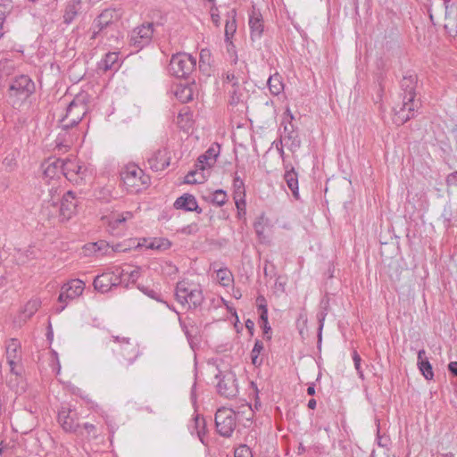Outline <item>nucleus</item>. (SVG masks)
<instances>
[{
	"label": "nucleus",
	"instance_id": "obj_1",
	"mask_svg": "<svg viewBox=\"0 0 457 457\" xmlns=\"http://www.w3.org/2000/svg\"><path fill=\"white\" fill-rule=\"evenodd\" d=\"M417 83V75L411 72H407L401 79L399 101L393 107L395 123L398 125L405 123L414 116V112L420 108V100L416 98Z\"/></svg>",
	"mask_w": 457,
	"mask_h": 457
},
{
	"label": "nucleus",
	"instance_id": "obj_2",
	"mask_svg": "<svg viewBox=\"0 0 457 457\" xmlns=\"http://www.w3.org/2000/svg\"><path fill=\"white\" fill-rule=\"evenodd\" d=\"M106 345L111 348L119 362L129 366L141 354L139 345L129 337L112 336Z\"/></svg>",
	"mask_w": 457,
	"mask_h": 457
},
{
	"label": "nucleus",
	"instance_id": "obj_3",
	"mask_svg": "<svg viewBox=\"0 0 457 457\" xmlns=\"http://www.w3.org/2000/svg\"><path fill=\"white\" fill-rule=\"evenodd\" d=\"M34 81L28 75L16 77L10 84L7 97L13 107H19L35 93Z\"/></svg>",
	"mask_w": 457,
	"mask_h": 457
},
{
	"label": "nucleus",
	"instance_id": "obj_4",
	"mask_svg": "<svg viewBox=\"0 0 457 457\" xmlns=\"http://www.w3.org/2000/svg\"><path fill=\"white\" fill-rule=\"evenodd\" d=\"M52 194V205L54 212H59V216L62 220H70L76 212L78 200L72 191H67L61 196L58 187H52L49 190Z\"/></svg>",
	"mask_w": 457,
	"mask_h": 457
},
{
	"label": "nucleus",
	"instance_id": "obj_5",
	"mask_svg": "<svg viewBox=\"0 0 457 457\" xmlns=\"http://www.w3.org/2000/svg\"><path fill=\"white\" fill-rule=\"evenodd\" d=\"M120 179L127 190L132 193L140 192L148 186L150 179L145 176L143 170L137 165H128L120 171Z\"/></svg>",
	"mask_w": 457,
	"mask_h": 457
},
{
	"label": "nucleus",
	"instance_id": "obj_6",
	"mask_svg": "<svg viewBox=\"0 0 457 457\" xmlns=\"http://www.w3.org/2000/svg\"><path fill=\"white\" fill-rule=\"evenodd\" d=\"M196 60L191 54L178 53L173 54L169 63V72L179 79H187L195 71Z\"/></svg>",
	"mask_w": 457,
	"mask_h": 457
},
{
	"label": "nucleus",
	"instance_id": "obj_7",
	"mask_svg": "<svg viewBox=\"0 0 457 457\" xmlns=\"http://www.w3.org/2000/svg\"><path fill=\"white\" fill-rule=\"evenodd\" d=\"M87 112V104L83 96H77L67 106L66 114L61 120L62 128L69 129L78 125Z\"/></svg>",
	"mask_w": 457,
	"mask_h": 457
},
{
	"label": "nucleus",
	"instance_id": "obj_8",
	"mask_svg": "<svg viewBox=\"0 0 457 457\" xmlns=\"http://www.w3.org/2000/svg\"><path fill=\"white\" fill-rule=\"evenodd\" d=\"M215 426L221 436L230 437L237 426L234 411L227 408L218 409L215 414Z\"/></svg>",
	"mask_w": 457,
	"mask_h": 457
},
{
	"label": "nucleus",
	"instance_id": "obj_9",
	"mask_svg": "<svg viewBox=\"0 0 457 457\" xmlns=\"http://www.w3.org/2000/svg\"><path fill=\"white\" fill-rule=\"evenodd\" d=\"M84 287L85 284L80 279H71L62 285L58 296V302L62 303V305L56 307V312H62L65 309L68 301L73 300L82 295Z\"/></svg>",
	"mask_w": 457,
	"mask_h": 457
},
{
	"label": "nucleus",
	"instance_id": "obj_10",
	"mask_svg": "<svg viewBox=\"0 0 457 457\" xmlns=\"http://www.w3.org/2000/svg\"><path fill=\"white\" fill-rule=\"evenodd\" d=\"M124 270L120 268H115L112 271L104 272L95 278L93 285L96 290L101 293H106L112 287H116L122 282Z\"/></svg>",
	"mask_w": 457,
	"mask_h": 457
},
{
	"label": "nucleus",
	"instance_id": "obj_11",
	"mask_svg": "<svg viewBox=\"0 0 457 457\" xmlns=\"http://www.w3.org/2000/svg\"><path fill=\"white\" fill-rule=\"evenodd\" d=\"M153 34L154 23H143L131 31L129 44L137 49H142L151 43Z\"/></svg>",
	"mask_w": 457,
	"mask_h": 457
},
{
	"label": "nucleus",
	"instance_id": "obj_12",
	"mask_svg": "<svg viewBox=\"0 0 457 457\" xmlns=\"http://www.w3.org/2000/svg\"><path fill=\"white\" fill-rule=\"evenodd\" d=\"M87 169L75 158L62 159V174L71 182L80 184L84 179Z\"/></svg>",
	"mask_w": 457,
	"mask_h": 457
},
{
	"label": "nucleus",
	"instance_id": "obj_13",
	"mask_svg": "<svg viewBox=\"0 0 457 457\" xmlns=\"http://www.w3.org/2000/svg\"><path fill=\"white\" fill-rule=\"evenodd\" d=\"M219 379L217 384L218 393L226 398L236 397L238 394L236 375L230 371L215 376Z\"/></svg>",
	"mask_w": 457,
	"mask_h": 457
},
{
	"label": "nucleus",
	"instance_id": "obj_14",
	"mask_svg": "<svg viewBox=\"0 0 457 457\" xmlns=\"http://www.w3.org/2000/svg\"><path fill=\"white\" fill-rule=\"evenodd\" d=\"M79 413L75 409L62 406L58 411V422L62 428L68 433H77L79 428Z\"/></svg>",
	"mask_w": 457,
	"mask_h": 457
},
{
	"label": "nucleus",
	"instance_id": "obj_15",
	"mask_svg": "<svg viewBox=\"0 0 457 457\" xmlns=\"http://www.w3.org/2000/svg\"><path fill=\"white\" fill-rule=\"evenodd\" d=\"M173 205L177 210H182L185 212H195L197 213H201L203 212L202 208L198 206L195 197L188 193L178 197Z\"/></svg>",
	"mask_w": 457,
	"mask_h": 457
},
{
	"label": "nucleus",
	"instance_id": "obj_16",
	"mask_svg": "<svg viewBox=\"0 0 457 457\" xmlns=\"http://www.w3.org/2000/svg\"><path fill=\"white\" fill-rule=\"evenodd\" d=\"M149 168L154 171L163 170L170 165V157L166 149H159L147 160Z\"/></svg>",
	"mask_w": 457,
	"mask_h": 457
},
{
	"label": "nucleus",
	"instance_id": "obj_17",
	"mask_svg": "<svg viewBox=\"0 0 457 457\" xmlns=\"http://www.w3.org/2000/svg\"><path fill=\"white\" fill-rule=\"evenodd\" d=\"M195 287V285L190 284L187 280H181L177 283L175 288V299L183 307L187 305V303L191 296V292H193Z\"/></svg>",
	"mask_w": 457,
	"mask_h": 457
},
{
	"label": "nucleus",
	"instance_id": "obj_18",
	"mask_svg": "<svg viewBox=\"0 0 457 457\" xmlns=\"http://www.w3.org/2000/svg\"><path fill=\"white\" fill-rule=\"evenodd\" d=\"M179 322L188 343L192 346L194 340L196 339L200 334V328L196 325L195 321L190 318L182 320L179 317Z\"/></svg>",
	"mask_w": 457,
	"mask_h": 457
},
{
	"label": "nucleus",
	"instance_id": "obj_19",
	"mask_svg": "<svg viewBox=\"0 0 457 457\" xmlns=\"http://www.w3.org/2000/svg\"><path fill=\"white\" fill-rule=\"evenodd\" d=\"M284 179L295 199L299 198L298 174L290 163H285Z\"/></svg>",
	"mask_w": 457,
	"mask_h": 457
},
{
	"label": "nucleus",
	"instance_id": "obj_20",
	"mask_svg": "<svg viewBox=\"0 0 457 457\" xmlns=\"http://www.w3.org/2000/svg\"><path fill=\"white\" fill-rule=\"evenodd\" d=\"M20 350L21 343L17 339L12 338L6 345V358L7 362L11 367V371L15 374H18L14 370V366L16 365V362L20 360Z\"/></svg>",
	"mask_w": 457,
	"mask_h": 457
},
{
	"label": "nucleus",
	"instance_id": "obj_21",
	"mask_svg": "<svg viewBox=\"0 0 457 457\" xmlns=\"http://www.w3.org/2000/svg\"><path fill=\"white\" fill-rule=\"evenodd\" d=\"M445 29L451 37H457V8L453 5L445 6Z\"/></svg>",
	"mask_w": 457,
	"mask_h": 457
},
{
	"label": "nucleus",
	"instance_id": "obj_22",
	"mask_svg": "<svg viewBox=\"0 0 457 457\" xmlns=\"http://www.w3.org/2000/svg\"><path fill=\"white\" fill-rule=\"evenodd\" d=\"M120 14L115 9L104 10L96 19L95 23L98 30H102L108 27L111 23L120 18Z\"/></svg>",
	"mask_w": 457,
	"mask_h": 457
},
{
	"label": "nucleus",
	"instance_id": "obj_23",
	"mask_svg": "<svg viewBox=\"0 0 457 457\" xmlns=\"http://www.w3.org/2000/svg\"><path fill=\"white\" fill-rule=\"evenodd\" d=\"M417 366L427 380H432L434 372L431 363L426 356V351L421 349L418 352Z\"/></svg>",
	"mask_w": 457,
	"mask_h": 457
},
{
	"label": "nucleus",
	"instance_id": "obj_24",
	"mask_svg": "<svg viewBox=\"0 0 457 457\" xmlns=\"http://www.w3.org/2000/svg\"><path fill=\"white\" fill-rule=\"evenodd\" d=\"M249 27L251 30V39H260L263 32V21L260 13L253 12L249 17Z\"/></svg>",
	"mask_w": 457,
	"mask_h": 457
},
{
	"label": "nucleus",
	"instance_id": "obj_25",
	"mask_svg": "<svg viewBox=\"0 0 457 457\" xmlns=\"http://www.w3.org/2000/svg\"><path fill=\"white\" fill-rule=\"evenodd\" d=\"M219 155V146L210 147L204 154L198 157V164L201 170H204L205 167H212L217 160Z\"/></svg>",
	"mask_w": 457,
	"mask_h": 457
},
{
	"label": "nucleus",
	"instance_id": "obj_26",
	"mask_svg": "<svg viewBox=\"0 0 457 457\" xmlns=\"http://www.w3.org/2000/svg\"><path fill=\"white\" fill-rule=\"evenodd\" d=\"M43 168H44L43 173H44L45 178L53 179L55 177H58L59 174H62V159L48 161L43 164Z\"/></svg>",
	"mask_w": 457,
	"mask_h": 457
},
{
	"label": "nucleus",
	"instance_id": "obj_27",
	"mask_svg": "<svg viewBox=\"0 0 457 457\" xmlns=\"http://www.w3.org/2000/svg\"><path fill=\"white\" fill-rule=\"evenodd\" d=\"M132 217L133 214L130 212H124L119 214H114L110 218L108 226L112 233H115L116 230L123 227L126 220L131 219Z\"/></svg>",
	"mask_w": 457,
	"mask_h": 457
},
{
	"label": "nucleus",
	"instance_id": "obj_28",
	"mask_svg": "<svg viewBox=\"0 0 457 457\" xmlns=\"http://www.w3.org/2000/svg\"><path fill=\"white\" fill-rule=\"evenodd\" d=\"M236 10H231L228 13V20L225 25V40L226 42H230L234 34L237 31V21H236Z\"/></svg>",
	"mask_w": 457,
	"mask_h": 457
},
{
	"label": "nucleus",
	"instance_id": "obj_29",
	"mask_svg": "<svg viewBox=\"0 0 457 457\" xmlns=\"http://www.w3.org/2000/svg\"><path fill=\"white\" fill-rule=\"evenodd\" d=\"M194 87H195V83L192 85H180L175 92L176 97L182 103L191 101L194 96Z\"/></svg>",
	"mask_w": 457,
	"mask_h": 457
},
{
	"label": "nucleus",
	"instance_id": "obj_30",
	"mask_svg": "<svg viewBox=\"0 0 457 457\" xmlns=\"http://www.w3.org/2000/svg\"><path fill=\"white\" fill-rule=\"evenodd\" d=\"M267 83L270 93L274 96L279 95L284 89L282 78L278 73L270 75Z\"/></svg>",
	"mask_w": 457,
	"mask_h": 457
},
{
	"label": "nucleus",
	"instance_id": "obj_31",
	"mask_svg": "<svg viewBox=\"0 0 457 457\" xmlns=\"http://www.w3.org/2000/svg\"><path fill=\"white\" fill-rule=\"evenodd\" d=\"M118 59L119 55L117 53H107L104 58L100 62L99 68L105 71L117 69Z\"/></svg>",
	"mask_w": 457,
	"mask_h": 457
},
{
	"label": "nucleus",
	"instance_id": "obj_32",
	"mask_svg": "<svg viewBox=\"0 0 457 457\" xmlns=\"http://www.w3.org/2000/svg\"><path fill=\"white\" fill-rule=\"evenodd\" d=\"M194 429L196 432V435L201 441V443L204 445H207L205 442L204 436L206 433V422L204 417H200L198 414L194 418Z\"/></svg>",
	"mask_w": 457,
	"mask_h": 457
},
{
	"label": "nucleus",
	"instance_id": "obj_33",
	"mask_svg": "<svg viewBox=\"0 0 457 457\" xmlns=\"http://www.w3.org/2000/svg\"><path fill=\"white\" fill-rule=\"evenodd\" d=\"M204 299L202 289L195 286L193 292H191V296L188 299L187 305L188 309H196L202 305Z\"/></svg>",
	"mask_w": 457,
	"mask_h": 457
},
{
	"label": "nucleus",
	"instance_id": "obj_34",
	"mask_svg": "<svg viewBox=\"0 0 457 457\" xmlns=\"http://www.w3.org/2000/svg\"><path fill=\"white\" fill-rule=\"evenodd\" d=\"M79 1L72 2L67 4L63 14V22L71 24L79 13Z\"/></svg>",
	"mask_w": 457,
	"mask_h": 457
},
{
	"label": "nucleus",
	"instance_id": "obj_35",
	"mask_svg": "<svg viewBox=\"0 0 457 457\" xmlns=\"http://www.w3.org/2000/svg\"><path fill=\"white\" fill-rule=\"evenodd\" d=\"M328 309H329V299L328 297H324L320 301V312L317 315L318 320H319V329H320L319 337L320 338L321 337V330L323 328L324 320L326 319V316L328 315Z\"/></svg>",
	"mask_w": 457,
	"mask_h": 457
},
{
	"label": "nucleus",
	"instance_id": "obj_36",
	"mask_svg": "<svg viewBox=\"0 0 457 457\" xmlns=\"http://www.w3.org/2000/svg\"><path fill=\"white\" fill-rule=\"evenodd\" d=\"M192 113L188 107H183L178 115V124L185 129L191 125Z\"/></svg>",
	"mask_w": 457,
	"mask_h": 457
},
{
	"label": "nucleus",
	"instance_id": "obj_37",
	"mask_svg": "<svg viewBox=\"0 0 457 457\" xmlns=\"http://www.w3.org/2000/svg\"><path fill=\"white\" fill-rule=\"evenodd\" d=\"M227 90L229 96V104L231 105H236L242 101L243 92L240 84L238 86L228 87Z\"/></svg>",
	"mask_w": 457,
	"mask_h": 457
},
{
	"label": "nucleus",
	"instance_id": "obj_38",
	"mask_svg": "<svg viewBox=\"0 0 457 457\" xmlns=\"http://www.w3.org/2000/svg\"><path fill=\"white\" fill-rule=\"evenodd\" d=\"M263 343L259 339L255 340L253 348L251 352V359L252 363L256 367L261 366L262 363V360L259 358V355L261 352L263 350Z\"/></svg>",
	"mask_w": 457,
	"mask_h": 457
},
{
	"label": "nucleus",
	"instance_id": "obj_39",
	"mask_svg": "<svg viewBox=\"0 0 457 457\" xmlns=\"http://www.w3.org/2000/svg\"><path fill=\"white\" fill-rule=\"evenodd\" d=\"M216 278L220 285L228 287L232 280V274L228 269H220L216 272Z\"/></svg>",
	"mask_w": 457,
	"mask_h": 457
},
{
	"label": "nucleus",
	"instance_id": "obj_40",
	"mask_svg": "<svg viewBox=\"0 0 457 457\" xmlns=\"http://www.w3.org/2000/svg\"><path fill=\"white\" fill-rule=\"evenodd\" d=\"M211 202L217 206H222L227 202V194L222 189H218L212 194Z\"/></svg>",
	"mask_w": 457,
	"mask_h": 457
},
{
	"label": "nucleus",
	"instance_id": "obj_41",
	"mask_svg": "<svg viewBox=\"0 0 457 457\" xmlns=\"http://www.w3.org/2000/svg\"><path fill=\"white\" fill-rule=\"evenodd\" d=\"M49 195L50 199L44 201L41 208L42 214L48 219L59 215V212L52 213L54 212V207L52 205V194L49 193Z\"/></svg>",
	"mask_w": 457,
	"mask_h": 457
},
{
	"label": "nucleus",
	"instance_id": "obj_42",
	"mask_svg": "<svg viewBox=\"0 0 457 457\" xmlns=\"http://www.w3.org/2000/svg\"><path fill=\"white\" fill-rule=\"evenodd\" d=\"M49 195L50 199L44 201L41 208L42 214L48 219L59 215V212L52 213L54 212V207L52 205V194L49 193Z\"/></svg>",
	"mask_w": 457,
	"mask_h": 457
},
{
	"label": "nucleus",
	"instance_id": "obj_43",
	"mask_svg": "<svg viewBox=\"0 0 457 457\" xmlns=\"http://www.w3.org/2000/svg\"><path fill=\"white\" fill-rule=\"evenodd\" d=\"M138 289L143 292L145 295L149 296L150 298L157 301V302H163V300L161 297V294L157 291H155L153 288H149L145 286H138Z\"/></svg>",
	"mask_w": 457,
	"mask_h": 457
},
{
	"label": "nucleus",
	"instance_id": "obj_44",
	"mask_svg": "<svg viewBox=\"0 0 457 457\" xmlns=\"http://www.w3.org/2000/svg\"><path fill=\"white\" fill-rule=\"evenodd\" d=\"M352 358H353V363H354V368H355V370L357 371V374H358L359 378L361 379H364L363 370H362L361 366V358L359 355V353H357V351L354 350L353 352Z\"/></svg>",
	"mask_w": 457,
	"mask_h": 457
},
{
	"label": "nucleus",
	"instance_id": "obj_45",
	"mask_svg": "<svg viewBox=\"0 0 457 457\" xmlns=\"http://www.w3.org/2000/svg\"><path fill=\"white\" fill-rule=\"evenodd\" d=\"M234 457H253L251 449L246 445H241L235 449Z\"/></svg>",
	"mask_w": 457,
	"mask_h": 457
},
{
	"label": "nucleus",
	"instance_id": "obj_46",
	"mask_svg": "<svg viewBox=\"0 0 457 457\" xmlns=\"http://www.w3.org/2000/svg\"><path fill=\"white\" fill-rule=\"evenodd\" d=\"M224 84L229 87L238 86L240 84L238 77L234 72L227 71L224 77Z\"/></svg>",
	"mask_w": 457,
	"mask_h": 457
},
{
	"label": "nucleus",
	"instance_id": "obj_47",
	"mask_svg": "<svg viewBox=\"0 0 457 457\" xmlns=\"http://www.w3.org/2000/svg\"><path fill=\"white\" fill-rule=\"evenodd\" d=\"M170 245V243L168 240L164 239H154L149 245H147V248L150 249H167Z\"/></svg>",
	"mask_w": 457,
	"mask_h": 457
},
{
	"label": "nucleus",
	"instance_id": "obj_48",
	"mask_svg": "<svg viewBox=\"0 0 457 457\" xmlns=\"http://www.w3.org/2000/svg\"><path fill=\"white\" fill-rule=\"evenodd\" d=\"M83 428L87 431L89 438L96 439L98 437L99 434L97 433V428L94 424L86 422L83 424Z\"/></svg>",
	"mask_w": 457,
	"mask_h": 457
},
{
	"label": "nucleus",
	"instance_id": "obj_49",
	"mask_svg": "<svg viewBox=\"0 0 457 457\" xmlns=\"http://www.w3.org/2000/svg\"><path fill=\"white\" fill-rule=\"evenodd\" d=\"M95 253H101L102 254L107 253L109 245L104 241H99L92 245Z\"/></svg>",
	"mask_w": 457,
	"mask_h": 457
},
{
	"label": "nucleus",
	"instance_id": "obj_50",
	"mask_svg": "<svg viewBox=\"0 0 457 457\" xmlns=\"http://www.w3.org/2000/svg\"><path fill=\"white\" fill-rule=\"evenodd\" d=\"M197 175V171L193 170L187 174L185 177V183L187 184H197L202 183L204 181V177L202 176L201 179L195 178Z\"/></svg>",
	"mask_w": 457,
	"mask_h": 457
},
{
	"label": "nucleus",
	"instance_id": "obj_51",
	"mask_svg": "<svg viewBox=\"0 0 457 457\" xmlns=\"http://www.w3.org/2000/svg\"><path fill=\"white\" fill-rule=\"evenodd\" d=\"M284 132L287 133V135L285 136V137H287L288 139L293 140L292 145H294L295 146H300V140L298 139V136L296 135V133H295L293 129L291 130H289L287 126H285Z\"/></svg>",
	"mask_w": 457,
	"mask_h": 457
},
{
	"label": "nucleus",
	"instance_id": "obj_52",
	"mask_svg": "<svg viewBox=\"0 0 457 457\" xmlns=\"http://www.w3.org/2000/svg\"><path fill=\"white\" fill-rule=\"evenodd\" d=\"M39 307L37 300L29 301L25 306V312H28V317H30Z\"/></svg>",
	"mask_w": 457,
	"mask_h": 457
},
{
	"label": "nucleus",
	"instance_id": "obj_53",
	"mask_svg": "<svg viewBox=\"0 0 457 457\" xmlns=\"http://www.w3.org/2000/svg\"><path fill=\"white\" fill-rule=\"evenodd\" d=\"M233 187L235 189L236 195L244 194L245 192V185L242 179L239 177H236L233 181Z\"/></svg>",
	"mask_w": 457,
	"mask_h": 457
},
{
	"label": "nucleus",
	"instance_id": "obj_54",
	"mask_svg": "<svg viewBox=\"0 0 457 457\" xmlns=\"http://www.w3.org/2000/svg\"><path fill=\"white\" fill-rule=\"evenodd\" d=\"M6 22L5 11L0 10V37L8 30L4 29V23Z\"/></svg>",
	"mask_w": 457,
	"mask_h": 457
},
{
	"label": "nucleus",
	"instance_id": "obj_55",
	"mask_svg": "<svg viewBox=\"0 0 457 457\" xmlns=\"http://www.w3.org/2000/svg\"><path fill=\"white\" fill-rule=\"evenodd\" d=\"M211 18H212V22L216 26H219L220 17V14L218 12V8L215 5H212L211 7Z\"/></svg>",
	"mask_w": 457,
	"mask_h": 457
},
{
	"label": "nucleus",
	"instance_id": "obj_56",
	"mask_svg": "<svg viewBox=\"0 0 457 457\" xmlns=\"http://www.w3.org/2000/svg\"><path fill=\"white\" fill-rule=\"evenodd\" d=\"M258 311L260 312V321H265L268 319V308L267 304H261L258 306Z\"/></svg>",
	"mask_w": 457,
	"mask_h": 457
},
{
	"label": "nucleus",
	"instance_id": "obj_57",
	"mask_svg": "<svg viewBox=\"0 0 457 457\" xmlns=\"http://www.w3.org/2000/svg\"><path fill=\"white\" fill-rule=\"evenodd\" d=\"M441 216L444 219V221L446 223V227H450L451 220H452V212H451V210L447 209V208H445Z\"/></svg>",
	"mask_w": 457,
	"mask_h": 457
},
{
	"label": "nucleus",
	"instance_id": "obj_58",
	"mask_svg": "<svg viewBox=\"0 0 457 457\" xmlns=\"http://www.w3.org/2000/svg\"><path fill=\"white\" fill-rule=\"evenodd\" d=\"M110 195L111 191L108 188H102L99 191L97 197L107 202L110 199Z\"/></svg>",
	"mask_w": 457,
	"mask_h": 457
},
{
	"label": "nucleus",
	"instance_id": "obj_59",
	"mask_svg": "<svg viewBox=\"0 0 457 457\" xmlns=\"http://www.w3.org/2000/svg\"><path fill=\"white\" fill-rule=\"evenodd\" d=\"M446 183L448 185L456 186L457 185V171L452 172L446 178Z\"/></svg>",
	"mask_w": 457,
	"mask_h": 457
},
{
	"label": "nucleus",
	"instance_id": "obj_60",
	"mask_svg": "<svg viewBox=\"0 0 457 457\" xmlns=\"http://www.w3.org/2000/svg\"><path fill=\"white\" fill-rule=\"evenodd\" d=\"M90 408L98 412L104 419H107V414L99 407L97 403H92Z\"/></svg>",
	"mask_w": 457,
	"mask_h": 457
},
{
	"label": "nucleus",
	"instance_id": "obj_61",
	"mask_svg": "<svg viewBox=\"0 0 457 457\" xmlns=\"http://www.w3.org/2000/svg\"><path fill=\"white\" fill-rule=\"evenodd\" d=\"M449 371L455 377H457V361H451L448 364Z\"/></svg>",
	"mask_w": 457,
	"mask_h": 457
},
{
	"label": "nucleus",
	"instance_id": "obj_62",
	"mask_svg": "<svg viewBox=\"0 0 457 457\" xmlns=\"http://www.w3.org/2000/svg\"><path fill=\"white\" fill-rule=\"evenodd\" d=\"M245 328L249 331L251 336H253L254 331V322L252 320H247L245 321Z\"/></svg>",
	"mask_w": 457,
	"mask_h": 457
},
{
	"label": "nucleus",
	"instance_id": "obj_63",
	"mask_svg": "<svg viewBox=\"0 0 457 457\" xmlns=\"http://www.w3.org/2000/svg\"><path fill=\"white\" fill-rule=\"evenodd\" d=\"M260 322L262 323V325H261V326H262V328H263V333H264V335H268V334L270 332V330H271V328H270V326L269 325V321H268V320H266V322H265V321H260Z\"/></svg>",
	"mask_w": 457,
	"mask_h": 457
},
{
	"label": "nucleus",
	"instance_id": "obj_64",
	"mask_svg": "<svg viewBox=\"0 0 457 457\" xmlns=\"http://www.w3.org/2000/svg\"><path fill=\"white\" fill-rule=\"evenodd\" d=\"M256 303H257L258 306H260L261 304H267L266 299H265V297L263 295H259L256 298Z\"/></svg>",
	"mask_w": 457,
	"mask_h": 457
}]
</instances>
